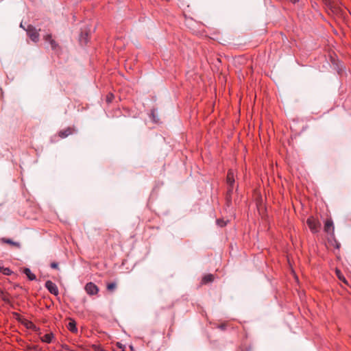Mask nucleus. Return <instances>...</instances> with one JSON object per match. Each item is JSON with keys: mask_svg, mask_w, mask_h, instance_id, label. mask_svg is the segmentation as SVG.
<instances>
[{"mask_svg": "<svg viewBox=\"0 0 351 351\" xmlns=\"http://www.w3.org/2000/svg\"><path fill=\"white\" fill-rule=\"evenodd\" d=\"M44 39L45 41L49 42L50 43V45L52 49H56L57 44L56 41L53 39H52L51 34H47L46 36H45Z\"/></svg>", "mask_w": 351, "mask_h": 351, "instance_id": "nucleus-8", "label": "nucleus"}, {"mask_svg": "<svg viewBox=\"0 0 351 351\" xmlns=\"http://www.w3.org/2000/svg\"><path fill=\"white\" fill-rule=\"evenodd\" d=\"M86 293L90 295H96L99 291L98 287L93 282H88L85 286Z\"/></svg>", "mask_w": 351, "mask_h": 351, "instance_id": "nucleus-3", "label": "nucleus"}, {"mask_svg": "<svg viewBox=\"0 0 351 351\" xmlns=\"http://www.w3.org/2000/svg\"><path fill=\"white\" fill-rule=\"evenodd\" d=\"M306 223L313 232L319 231L320 223L314 217H309L306 221Z\"/></svg>", "mask_w": 351, "mask_h": 351, "instance_id": "nucleus-2", "label": "nucleus"}, {"mask_svg": "<svg viewBox=\"0 0 351 351\" xmlns=\"http://www.w3.org/2000/svg\"><path fill=\"white\" fill-rule=\"evenodd\" d=\"M154 113H155V110H152V115L153 116V118H154ZM154 121H156L155 120V119H154Z\"/></svg>", "mask_w": 351, "mask_h": 351, "instance_id": "nucleus-21", "label": "nucleus"}, {"mask_svg": "<svg viewBox=\"0 0 351 351\" xmlns=\"http://www.w3.org/2000/svg\"><path fill=\"white\" fill-rule=\"evenodd\" d=\"M51 267L53 269H58V264L57 263H56V262L51 263Z\"/></svg>", "mask_w": 351, "mask_h": 351, "instance_id": "nucleus-17", "label": "nucleus"}, {"mask_svg": "<svg viewBox=\"0 0 351 351\" xmlns=\"http://www.w3.org/2000/svg\"><path fill=\"white\" fill-rule=\"evenodd\" d=\"M53 337V335L52 333L46 334L43 337H41V340L46 343H50Z\"/></svg>", "mask_w": 351, "mask_h": 351, "instance_id": "nucleus-12", "label": "nucleus"}, {"mask_svg": "<svg viewBox=\"0 0 351 351\" xmlns=\"http://www.w3.org/2000/svg\"><path fill=\"white\" fill-rule=\"evenodd\" d=\"M73 132L71 128H68L64 130H62L59 132V136L61 138H65L71 134Z\"/></svg>", "mask_w": 351, "mask_h": 351, "instance_id": "nucleus-9", "label": "nucleus"}, {"mask_svg": "<svg viewBox=\"0 0 351 351\" xmlns=\"http://www.w3.org/2000/svg\"><path fill=\"white\" fill-rule=\"evenodd\" d=\"M23 273L27 276V278L30 280H34L36 279V276L32 273L31 270L29 268H25L23 269Z\"/></svg>", "mask_w": 351, "mask_h": 351, "instance_id": "nucleus-10", "label": "nucleus"}, {"mask_svg": "<svg viewBox=\"0 0 351 351\" xmlns=\"http://www.w3.org/2000/svg\"><path fill=\"white\" fill-rule=\"evenodd\" d=\"M336 275L337 276V278L341 280L343 283H345L346 285H348V281L346 280V279L344 278V276H343L342 273L341 272L340 270L339 269H336Z\"/></svg>", "mask_w": 351, "mask_h": 351, "instance_id": "nucleus-14", "label": "nucleus"}, {"mask_svg": "<svg viewBox=\"0 0 351 351\" xmlns=\"http://www.w3.org/2000/svg\"><path fill=\"white\" fill-rule=\"evenodd\" d=\"M67 328L72 332H76L77 331V329L76 328V324L73 320H71V322L68 324Z\"/></svg>", "mask_w": 351, "mask_h": 351, "instance_id": "nucleus-11", "label": "nucleus"}, {"mask_svg": "<svg viewBox=\"0 0 351 351\" xmlns=\"http://www.w3.org/2000/svg\"><path fill=\"white\" fill-rule=\"evenodd\" d=\"M324 231L329 234H332L334 232L333 223L331 219H328L324 224Z\"/></svg>", "mask_w": 351, "mask_h": 351, "instance_id": "nucleus-6", "label": "nucleus"}, {"mask_svg": "<svg viewBox=\"0 0 351 351\" xmlns=\"http://www.w3.org/2000/svg\"><path fill=\"white\" fill-rule=\"evenodd\" d=\"M213 280H214V276L213 274H207L203 278L202 282L208 283V282H213Z\"/></svg>", "mask_w": 351, "mask_h": 351, "instance_id": "nucleus-13", "label": "nucleus"}, {"mask_svg": "<svg viewBox=\"0 0 351 351\" xmlns=\"http://www.w3.org/2000/svg\"><path fill=\"white\" fill-rule=\"evenodd\" d=\"M84 43H86V38H84Z\"/></svg>", "mask_w": 351, "mask_h": 351, "instance_id": "nucleus-27", "label": "nucleus"}, {"mask_svg": "<svg viewBox=\"0 0 351 351\" xmlns=\"http://www.w3.org/2000/svg\"><path fill=\"white\" fill-rule=\"evenodd\" d=\"M63 348H64L65 350H69V346L66 345L63 346Z\"/></svg>", "mask_w": 351, "mask_h": 351, "instance_id": "nucleus-22", "label": "nucleus"}, {"mask_svg": "<svg viewBox=\"0 0 351 351\" xmlns=\"http://www.w3.org/2000/svg\"><path fill=\"white\" fill-rule=\"evenodd\" d=\"M20 27L23 28L25 30L26 28L24 27V25H23V23H21V25H20Z\"/></svg>", "mask_w": 351, "mask_h": 351, "instance_id": "nucleus-23", "label": "nucleus"}, {"mask_svg": "<svg viewBox=\"0 0 351 351\" xmlns=\"http://www.w3.org/2000/svg\"><path fill=\"white\" fill-rule=\"evenodd\" d=\"M112 97H113V96H112V95H110V96H108V97H107V101H108V102L111 101V100H112Z\"/></svg>", "mask_w": 351, "mask_h": 351, "instance_id": "nucleus-19", "label": "nucleus"}, {"mask_svg": "<svg viewBox=\"0 0 351 351\" xmlns=\"http://www.w3.org/2000/svg\"><path fill=\"white\" fill-rule=\"evenodd\" d=\"M45 287L51 294H53L55 295H58V289L56 285L51 282V280H47L45 282Z\"/></svg>", "mask_w": 351, "mask_h": 351, "instance_id": "nucleus-4", "label": "nucleus"}, {"mask_svg": "<svg viewBox=\"0 0 351 351\" xmlns=\"http://www.w3.org/2000/svg\"><path fill=\"white\" fill-rule=\"evenodd\" d=\"M217 223L219 226H223L225 225V223L223 221H221L219 220L217 221Z\"/></svg>", "mask_w": 351, "mask_h": 351, "instance_id": "nucleus-20", "label": "nucleus"}, {"mask_svg": "<svg viewBox=\"0 0 351 351\" xmlns=\"http://www.w3.org/2000/svg\"><path fill=\"white\" fill-rule=\"evenodd\" d=\"M1 242L8 243L16 248H19L21 247V244L19 242L13 241L12 239H5V238L1 239Z\"/></svg>", "mask_w": 351, "mask_h": 351, "instance_id": "nucleus-7", "label": "nucleus"}, {"mask_svg": "<svg viewBox=\"0 0 351 351\" xmlns=\"http://www.w3.org/2000/svg\"><path fill=\"white\" fill-rule=\"evenodd\" d=\"M25 31L27 33V35L31 38V40L34 42H38L39 40V34L36 29L34 27H33L31 25H27V29H25Z\"/></svg>", "mask_w": 351, "mask_h": 351, "instance_id": "nucleus-1", "label": "nucleus"}, {"mask_svg": "<svg viewBox=\"0 0 351 351\" xmlns=\"http://www.w3.org/2000/svg\"><path fill=\"white\" fill-rule=\"evenodd\" d=\"M117 346L120 349H123L124 348V346L122 343H119V342L117 343Z\"/></svg>", "mask_w": 351, "mask_h": 351, "instance_id": "nucleus-18", "label": "nucleus"}, {"mask_svg": "<svg viewBox=\"0 0 351 351\" xmlns=\"http://www.w3.org/2000/svg\"><path fill=\"white\" fill-rule=\"evenodd\" d=\"M234 182V173L232 170H230L227 175V183L229 185L228 192L230 193L232 190V185Z\"/></svg>", "mask_w": 351, "mask_h": 351, "instance_id": "nucleus-5", "label": "nucleus"}, {"mask_svg": "<svg viewBox=\"0 0 351 351\" xmlns=\"http://www.w3.org/2000/svg\"><path fill=\"white\" fill-rule=\"evenodd\" d=\"M1 300L6 301L5 299L4 298H3L2 295H1Z\"/></svg>", "mask_w": 351, "mask_h": 351, "instance_id": "nucleus-25", "label": "nucleus"}, {"mask_svg": "<svg viewBox=\"0 0 351 351\" xmlns=\"http://www.w3.org/2000/svg\"><path fill=\"white\" fill-rule=\"evenodd\" d=\"M82 38H83V35H81V38H80L81 40H82Z\"/></svg>", "mask_w": 351, "mask_h": 351, "instance_id": "nucleus-26", "label": "nucleus"}, {"mask_svg": "<svg viewBox=\"0 0 351 351\" xmlns=\"http://www.w3.org/2000/svg\"><path fill=\"white\" fill-rule=\"evenodd\" d=\"M290 1L295 3H296L297 1H298L299 0H290Z\"/></svg>", "mask_w": 351, "mask_h": 351, "instance_id": "nucleus-24", "label": "nucleus"}, {"mask_svg": "<svg viewBox=\"0 0 351 351\" xmlns=\"http://www.w3.org/2000/svg\"><path fill=\"white\" fill-rule=\"evenodd\" d=\"M1 273L5 275H10L11 274V271L9 268L1 267Z\"/></svg>", "mask_w": 351, "mask_h": 351, "instance_id": "nucleus-16", "label": "nucleus"}, {"mask_svg": "<svg viewBox=\"0 0 351 351\" xmlns=\"http://www.w3.org/2000/svg\"><path fill=\"white\" fill-rule=\"evenodd\" d=\"M117 283H115V282L109 283L107 285V289L109 291H113L117 288Z\"/></svg>", "mask_w": 351, "mask_h": 351, "instance_id": "nucleus-15", "label": "nucleus"}]
</instances>
